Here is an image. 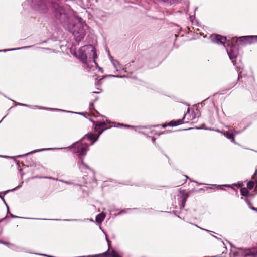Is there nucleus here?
Returning a JSON list of instances; mask_svg holds the SVG:
<instances>
[{
  "label": "nucleus",
  "instance_id": "obj_14",
  "mask_svg": "<svg viewBox=\"0 0 257 257\" xmlns=\"http://www.w3.org/2000/svg\"><path fill=\"white\" fill-rule=\"evenodd\" d=\"M240 192L242 196H247L249 194V191L246 188H242L240 189Z\"/></svg>",
  "mask_w": 257,
  "mask_h": 257
},
{
  "label": "nucleus",
  "instance_id": "obj_16",
  "mask_svg": "<svg viewBox=\"0 0 257 257\" xmlns=\"http://www.w3.org/2000/svg\"><path fill=\"white\" fill-rule=\"evenodd\" d=\"M254 186V182L252 181H250L247 183V188L249 190H251Z\"/></svg>",
  "mask_w": 257,
  "mask_h": 257
},
{
  "label": "nucleus",
  "instance_id": "obj_27",
  "mask_svg": "<svg viewBox=\"0 0 257 257\" xmlns=\"http://www.w3.org/2000/svg\"><path fill=\"white\" fill-rule=\"evenodd\" d=\"M257 212V211H256Z\"/></svg>",
  "mask_w": 257,
  "mask_h": 257
},
{
  "label": "nucleus",
  "instance_id": "obj_9",
  "mask_svg": "<svg viewBox=\"0 0 257 257\" xmlns=\"http://www.w3.org/2000/svg\"><path fill=\"white\" fill-rule=\"evenodd\" d=\"M80 162H79L78 165H79V168L81 170H83V169H90L87 165L84 164V163L83 162V159L82 157L80 158Z\"/></svg>",
  "mask_w": 257,
  "mask_h": 257
},
{
  "label": "nucleus",
  "instance_id": "obj_17",
  "mask_svg": "<svg viewBox=\"0 0 257 257\" xmlns=\"http://www.w3.org/2000/svg\"><path fill=\"white\" fill-rule=\"evenodd\" d=\"M106 252H107L108 254V257H117V252H116L114 251H112L111 252H108V251H106Z\"/></svg>",
  "mask_w": 257,
  "mask_h": 257
},
{
  "label": "nucleus",
  "instance_id": "obj_15",
  "mask_svg": "<svg viewBox=\"0 0 257 257\" xmlns=\"http://www.w3.org/2000/svg\"><path fill=\"white\" fill-rule=\"evenodd\" d=\"M47 7H46V6L45 5V4H43L41 7L39 9V10L40 11V12H42V13H45L47 11Z\"/></svg>",
  "mask_w": 257,
  "mask_h": 257
},
{
  "label": "nucleus",
  "instance_id": "obj_6",
  "mask_svg": "<svg viewBox=\"0 0 257 257\" xmlns=\"http://www.w3.org/2000/svg\"><path fill=\"white\" fill-rule=\"evenodd\" d=\"M256 38L257 39V36H243L238 38L236 42H239L240 44L245 43L246 42L249 41L250 39Z\"/></svg>",
  "mask_w": 257,
  "mask_h": 257
},
{
  "label": "nucleus",
  "instance_id": "obj_24",
  "mask_svg": "<svg viewBox=\"0 0 257 257\" xmlns=\"http://www.w3.org/2000/svg\"><path fill=\"white\" fill-rule=\"evenodd\" d=\"M0 197H1V198L3 200H4V201L5 202V200H4V198H3V197H2V196H0Z\"/></svg>",
  "mask_w": 257,
  "mask_h": 257
},
{
  "label": "nucleus",
  "instance_id": "obj_21",
  "mask_svg": "<svg viewBox=\"0 0 257 257\" xmlns=\"http://www.w3.org/2000/svg\"><path fill=\"white\" fill-rule=\"evenodd\" d=\"M254 179V184H256V186L257 187V178H255Z\"/></svg>",
  "mask_w": 257,
  "mask_h": 257
},
{
  "label": "nucleus",
  "instance_id": "obj_8",
  "mask_svg": "<svg viewBox=\"0 0 257 257\" xmlns=\"http://www.w3.org/2000/svg\"><path fill=\"white\" fill-rule=\"evenodd\" d=\"M99 136V135L96 136L95 135L93 134H88L85 136V137H86L89 140H93V141L91 143L92 145L96 141L98 140Z\"/></svg>",
  "mask_w": 257,
  "mask_h": 257
},
{
  "label": "nucleus",
  "instance_id": "obj_4",
  "mask_svg": "<svg viewBox=\"0 0 257 257\" xmlns=\"http://www.w3.org/2000/svg\"><path fill=\"white\" fill-rule=\"evenodd\" d=\"M88 150V146L87 144L79 143L75 145L76 153L78 155L84 156Z\"/></svg>",
  "mask_w": 257,
  "mask_h": 257
},
{
  "label": "nucleus",
  "instance_id": "obj_19",
  "mask_svg": "<svg viewBox=\"0 0 257 257\" xmlns=\"http://www.w3.org/2000/svg\"><path fill=\"white\" fill-rule=\"evenodd\" d=\"M93 106H94L93 103H91L89 105V108H90V110H91L92 109H93Z\"/></svg>",
  "mask_w": 257,
  "mask_h": 257
},
{
  "label": "nucleus",
  "instance_id": "obj_13",
  "mask_svg": "<svg viewBox=\"0 0 257 257\" xmlns=\"http://www.w3.org/2000/svg\"><path fill=\"white\" fill-rule=\"evenodd\" d=\"M83 257H108V254L107 252H104L101 254H98L93 255H88Z\"/></svg>",
  "mask_w": 257,
  "mask_h": 257
},
{
  "label": "nucleus",
  "instance_id": "obj_11",
  "mask_svg": "<svg viewBox=\"0 0 257 257\" xmlns=\"http://www.w3.org/2000/svg\"><path fill=\"white\" fill-rule=\"evenodd\" d=\"M105 215L103 213L99 214L96 217V221L98 223H101L104 219Z\"/></svg>",
  "mask_w": 257,
  "mask_h": 257
},
{
  "label": "nucleus",
  "instance_id": "obj_10",
  "mask_svg": "<svg viewBox=\"0 0 257 257\" xmlns=\"http://www.w3.org/2000/svg\"><path fill=\"white\" fill-rule=\"evenodd\" d=\"M87 53V58H89L90 59H95L96 57V53L95 51V48L93 46V51L91 52V51H89L88 52H86Z\"/></svg>",
  "mask_w": 257,
  "mask_h": 257
},
{
  "label": "nucleus",
  "instance_id": "obj_25",
  "mask_svg": "<svg viewBox=\"0 0 257 257\" xmlns=\"http://www.w3.org/2000/svg\"><path fill=\"white\" fill-rule=\"evenodd\" d=\"M12 217H14V218H17V216H12Z\"/></svg>",
  "mask_w": 257,
  "mask_h": 257
},
{
  "label": "nucleus",
  "instance_id": "obj_7",
  "mask_svg": "<svg viewBox=\"0 0 257 257\" xmlns=\"http://www.w3.org/2000/svg\"><path fill=\"white\" fill-rule=\"evenodd\" d=\"M106 125V123L105 122H97L95 127L96 131L98 132L99 135H100L104 130L106 128H104Z\"/></svg>",
  "mask_w": 257,
  "mask_h": 257
},
{
  "label": "nucleus",
  "instance_id": "obj_5",
  "mask_svg": "<svg viewBox=\"0 0 257 257\" xmlns=\"http://www.w3.org/2000/svg\"><path fill=\"white\" fill-rule=\"evenodd\" d=\"M211 40L218 44H224L226 41V38L217 34H213L210 36Z\"/></svg>",
  "mask_w": 257,
  "mask_h": 257
},
{
  "label": "nucleus",
  "instance_id": "obj_18",
  "mask_svg": "<svg viewBox=\"0 0 257 257\" xmlns=\"http://www.w3.org/2000/svg\"><path fill=\"white\" fill-rule=\"evenodd\" d=\"M225 135L228 138V139H232V140L233 141H234V137L233 136V135L228 132H226L225 134Z\"/></svg>",
  "mask_w": 257,
  "mask_h": 257
},
{
  "label": "nucleus",
  "instance_id": "obj_2",
  "mask_svg": "<svg viewBox=\"0 0 257 257\" xmlns=\"http://www.w3.org/2000/svg\"><path fill=\"white\" fill-rule=\"evenodd\" d=\"M86 27V25L82 23L80 21L74 25L73 34L76 41L79 42L83 39L85 35Z\"/></svg>",
  "mask_w": 257,
  "mask_h": 257
},
{
  "label": "nucleus",
  "instance_id": "obj_12",
  "mask_svg": "<svg viewBox=\"0 0 257 257\" xmlns=\"http://www.w3.org/2000/svg\"><path fill=\"white\" fill-rule=\"evenodd\" d=\"M183 123V119H179L177 121H171L169 122V126H177Z\"/></svg>",
  "mask_w": 257,
  "mask_h": 257
},
{
  "label": "nucleus",
  "instance_id": "obj_22",
  "mask_svg": "<svg viewBox=\"0 0 257 257\" xmlns=\"http://www.w3.org/2000/svg\"><path fill=\"white\" fill-rule=\"evenodd\" d=\"M251 208L252 210H253L254 211H257V208H255L254 207H252Z\"/></svg>",
  "mask_w": 257,
  "mask_h": 257
},
{
  "label": "nucleus",
  "instance_id": "obj_23",
  "mask_svg": "<svg viewBox=\"0 0 257 257\" xmlns=\"http://www.w3.org/2000/svg\"><path fill=\"white\" fill-rule=\"evenodd\" d=\"M228 54L229 55L230 58L231 59L233 58V57H235V56H232L231 55V54H230L229 53H228Z\"/></svg>",
  "mask_w": 257,
  "mask_h": 257
},
{
  "label": "nucleus",
  "instance_id": "obj_26",
  "mask_svg": "<svg viewBox=\"0 0 257 257\" xmlns=\"http://www.w3.org/2000/svg\"><path fill=\"white\" fill-rule=\"evenodd\" d=\"M107 242L109 243V240L107 239Z\"/></svg>",
  "mask_w": 257,
  "mask_h": 257
},
{
  "label": "nucleus",
  "instance_id": "obj_1",
  "mask_svg": "<svg viewBox=\"0 0 257 257\" xmlns=\"http://www.w3.org/2000/svg\"><path fill=\"white\" fill-rule=\"evenodd\" d=\"M53 8V13L56 19L62 23L66 22L68 21L70 13V10L66 9L58 5H54Z\"/></svg>",
  "mask_w": 257,
  "mask_h": 257
},
{
  "label": "nucleus",
  "instance_id": "obj_20",
  "mask_svg": "<svg viewBox=\"0 0 257 257\" xmlns=\"http://www.w3.org/2000/svg\"><path fill=\"white\" fill-rule=\"evenodd\" d=\"M256 175H257V170H256V171H255V173H254V175H253V176H252V179H255V178H255V177H256Z\"/></svg>",
  "mask_w": 257,
  "mask_h": 257
},
{
  "label": "nucleus",
  "instance_id": "obj_3",
  "mask_svg": "<svg viewBox=\"0 0 257 257\" xmlns=\"http://www.w3.org/2000/svg\"><path fill=\"white\" fill-rule=\"evenodd\" d=\"M93 51V46L92 45H89L87 46H84L80 48L79 50L75 53L76 57L81 60L83 63H87V53L89 51L91 52Z\"/></svg>",
  "mask_w": 257,
  "mask_h": 257
}]
</instances>
